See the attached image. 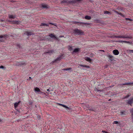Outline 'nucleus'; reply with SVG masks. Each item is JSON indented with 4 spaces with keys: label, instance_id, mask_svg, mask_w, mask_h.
Instances as JSON below:
<instances>
[{
    "label": "nucleus",
    "instance_id": "6e6552de",
    "mask_svg": "<svg viewBox=\"0 0 133 133\" xmlns=\"http://www.w3.org/2000/svg\"><path fill=\"white\" fill-rule=\"evenodd\" d=\"M109 60L111 61H112L114 59V57L113 56L111 55H109L108 56Z\"/></svg>",
    "mask_w": 133,
    "mask_h": 133
},
{
    "label": "nucleus",
    "instance_id": "a878e982",
    "mask_svg": "<svg viewBox=\"0 0 133 133\" xmlns=\"http://www.w3.org/2000/svg\"><path fill=\"white\" fill-rule=\"evenodd\" d=\"M80 66H82V67H87V68H90V67L89 66L87 65H83L81 64V65H80Z\"/></svg>",
    "mask_w": 133,
    "mask_h": 133
},
{
    "label": "nucleus",
    "instance_id": "473e14b6",
    "mask_svg": "<svg viewBox=\"0 0 133 133\" xmlns=\"http://www.w3.org/2000/svg\"><path fill=\"white\" fill-rule=\"evenodd\" d=\"M4 66L3 65H1L0 66V68L1 69H3L4 68Z\"/></svg>",
    "mask_w": 133,
    "mask_h": 133
},
{
    "label": "nucleus",
    "instance_id": "e433bc0d",
    "mask_svg": "<svg viewBox=\"0 0 133 133\" xmlns=\"http://www.w3.org/2000/svg\"><path fill=\"white\" fill-rule=\"evenodd\" d=\"M0 21H1V22H3L4 21V20H2V19H1L0 20Z\"/></svg>",
    "mask_w": 133,
    "mask_h": 133
},
{
    "label": "nucleus",
    "instance_id": "9d476101",
    "mask_svg": "<svg viewBox=\"0 0 133 133\" xmlns=\"http://www.w3.org/2000/svg\"><path fill=\"white\" fill-rule=\"evenodd\" d=\"M10 22H11L12 24H19L20 22L19 21H14V20L13 21Z\"/></svg>",
    "mask_w": 133,
    "mask_h": 133
},
{
    "label": "nucleus",
    "instance_id": "c85d7f7f",
    "mask_svg": "<svg viewBox=\"0 0 133 133\" xmlns=\"http://www.w3.org/2000/svg\"><path fill=\"white\" fill-rule=\"evenodd\" d=\"M130 96V95H127L126 96H125L124 98H126L128 97H129Z\"/></svg>",
    "mask_w": 133,
    "mask_h": 133
},
{
    "label": "nucleus",
    "instance_id": "4468645a",
    "mask_svg": "<svg viewBox=\"0 0 133 133\" xmlns=\"http://www.w3.org/2000/svg\"><path fill=\"white\" fill-rule=\"evenodd\" d=\"M20 102H21L20 101H19L18 102H16L15 103H14V107L16 108L17 107L19 103H20Z\"/></svg>",
    "mask_w": 133,
    "mask_h": 133
},
{
    "label": "nucleus",
    "instance_id": "0eeeda50",
    "mask_svg": "<svg viewBox=\"0 0 133 133\" xmlns=\"http://www.w3.org/2000/svg\"><path fill=\"white\" fill-rule=\"evenodd\" d=\"M133 103V97L130 98L128 101V104L132 106Z\"/></svg>",
    "mask_w": 133,
    "mask_h": 133
},
{
    "label": "nucleus",
    "instance_id": "a19ab883",
    "mask_svg": "<svg viewBox=\"0 0 133 133\" xmlns=\"http://www.w3.org/2000/svg\"><path fill=\"white\" fill-rule=\"evenodd\" d=\"M98 91H100L101 92V90H98Z\"/></svg>",
    "mask_w": 133,
    "mask_h": 133
},
{
    "label": "nucleus",
    "instance_id": "2f4dec72",
    "mask_svg": "<svg viewBox=\"0 0 133 133\" xmlns=\"http://www.w3.org/2000/svg\"><path fill=\"white\" fill-rule=\"evenodd\" d=\"M114 124H117L118 123V122L117 121H114L113 123Z\"/></svg>",
    "mask_w": 133,
    "mask_h": 133
},
{
    "label": "nucleus",
    "instance_id": "423d86ee",
    "mask_svg": "<svg viewBox=\"0 0 133 133\" xmlns=\"http://www.w3.org/2000/svg\"><path fill=\"white\" fill-rule=\"evenodd\" d=\"M62 55H61L60 56L57 58L54 61H52L51 62L52 64H53L54 63H59L60 60L62 58Z\"/></svg>",
    "mask_w": 133,
    "mask_h": 133
},
{
    "label": "nucleus",
    "instance_id": "a211bd4d",
    "mask_svg": "<svg viewBox=\"0 0 133 133\" xmlns=\"http://www.w3.org/2000/svg\"><path fill=\"white\" fill-rule=\"evenodd\" d=\"M74 47V46H69L68 47V49L70 51L72 50H73V48Z\"/></svg>",
    "mask_w": 133,
    "mask_h": 133
},
{
    "label": "nucleus",
    "instance_id": "79ce46f5",
    "mask_svg": "<svg viewBox=\"0 0 133 133\" xmlns=\"http://www.w3.org/2000/svg\"><path fill=\"white\" fill-rule=\"evenodd\" d=\"M90 110V109H88V110H87L88 111H89V110Z\"/></svg>",
    "mask_w": 133,
    "mask_h": 133
},
{
    "label": "nucleus",
    "instance_id": "c756f323",
    "mask_svg": "<svg viewBox=\"0 0 133 133\" xmlns=\"http://www.w3.org/2000/svg\"><path fill=\"white\" fill-rule=\"evenodd\" d=\"M110 13L108 11H104V14H108Z\"/></svg>",
    "mask_w": 133,
    "mask_h": 133
},
{
    "label": "nucleus",
    "instance_id": "c03bdc74",
    "mask_svg": "<svg viewBox=\"0 0 133 133\" xmlns=\"http://www.w3.org/2000/svg\"><path fill=\"white\" fill-rule=\"evenodd\" d=\"M105 133H108L107 132H105Z\"/></svg>",
    "mask_w": 133,
    "mask_h": 133
},
{
    "label": "nucleus",
    "instance_id": "7ed1b4c3",
    "mask_svg": "<svg viewBox=\"0 0 133 133\" xmlns=\"http://www.w3.org/2000/svg\"><path fill=\"white\" fill-rule=\"evenodd\" d=\"M73 32L74 34L79 35H82L84 34V32L82 30L77 29H74Z\"/></svg>",
    "mask_w": 133,
    "mask_h": 133
},
{
    "label": "nucleus",
    "instance_id": "f03ea898",
    "mask_svg": "<svg viewBox=\"0 0 133 133\" xmlns=\"http://www.w3.org/2000/svg\"><path fill=\"white\" fill-rule=\"evenodd\" d=\"M76 3V0H72L70 1L68 0H63L61 2L62 4L64 3L66 5H68L69 4L71 3Z\"/></svg>",
    "mask_w": 133,
    "mask_h": 133
},
{
    "label": "nucleus",
    "instance_id": "c9c22d12",
    "mask_svg": "<svg viewBox=\"0 0 133 133\" xmlns=\"http://www.w3.org/2000/svg\"><path fill=\"white\" fill-rule=\"evenodd\" d=\"M64 37V36H62V35H60L59 36V37Z\"/></svg>",
    "mask_w": 133,
    "mask_h": 133
},
{
    "label": "nucleus",
    "instance_id": "2eb2a0df",
    "mask_svg": "<svg viewBox=\"0 0 133 133\" xmlns=\"http://www.w3.org/2000/svg\"><path fill=\"white\" fill-rule=\"evenodd\" d=\"M9 17L10 18L14 19L16 17V16H15V15L13 16L12 15H9Z\"/></svg>",
    "mask_w": 133,
    "mask_h": 133
},
{
    "label": "nucleus",
    "instance_id": "412c9836",
    "mask_svg": "<svg viewBox=\"0 0 133 133\" xmlns=\"http://www.w3.org/2000/svg\"><path fill=\"white\" fill-rule=\"evenodd\" d=\"M130 112L132 114V121L133 122V108L130 110Z\"/></svg>",
    "mask_w": 133,
    "mask_h": 133
},
{
    "label": "nucleus",
    "instance_id": "bb28decb",
    "mask_svg": "<svg viewBox=\"0 0 133 133\" xmlns=\"http://www.w3.org/2000/svg\"><path fill=\"white\" fill-rule=\"evenodd\" d=\"M71 69V68H67L66 69H63V70H64L68 71V70H70Z\"/></svg>",
    "mask_w": 133,
    "mask_h": 133
},
{
    "label": "nucleus",
    "instance_id": "72a5a7b5",
    "mask_svg": "<svg viewBox=\"0 0 133 133\" xmlns=\"http://www.w3.org/2000/svg\"><path fill=\"white\" fill-rule=\"evenodd\" d=\"M17 48H20V45L19 44H17Z\"/></svg>",
    "mask_w": 133,
    "mask_h": 133
},
{
    "label": "nucleus",
    "instance_id": "dca6fc26",
    "mask_svg": "<svg viewBox=\"0 0 133 133\" xmlns=\"http://www.w3.org/2000/svg\"><path fill=\"white\" fill-rule=\"evenodd\" d=\"M41 7L43 9L47 8H48L47 5L44 4H42L41 5Z\"/></svg>",
    "mask_w": 133,
    "mask_h": 133
},
{
    "label": "nucleus",
    "instance_id": "4c0bfd02",
    "mask_svg": "<svg viewBox=\"0 0 133 133\" xmlns=\"http://www.w3.org/2000/svg\"><path fill=\"white\" fill-rule=\"evenodd\" d=\"M105 132V131H104V130H102V132Z\"/></svg>",
    "mask_w": 133,
    "mask_h": 133
},
{
    "label": "nucleus",
    "instance_id": "f3484780",
    "mask_svg": "<svg viewBox=\"0 0 133 133\" xmlns=\"http://www.w3.org/2000/svg\"><path fill=\"white\" fill-rule=\"evenodd\" d=\"M117 42L120 43L124 42L125 43H129L130 42L128 41H122L121 40H118Z\"/></svg>",
    "mask_w": 133,
    "mask_h": 133
},
{
    "label": "nucleus",
    "instance_id": "7c9ffc66",
    "mask_svg": "<svg viewBox=\"0 0 133 133\" xmlns=\"http://www.w3.org/2000/svg\"><path fill=\"white\" fill-rule=\"evenodd\" d=\"M49 23L50 24H52L54 26H56V24L54 23L50 22Z\"/></svg>",
    "mask_w": 133,
    "mask_h": 133
},
{
    "label": "nucleus",
    "instance_id": "6ab92c4d",
    "mask_svg": "<svg viewBox=\"0 0 133 133\" xmlns=\"http://www.w3.org/2000/svg\"><path fill=\"white\" fill-rule=\"evenodd\" d=\"M49 24H46L45 23H42L40 25V26H49Z\"/></svg>",
    "mask_w": 133,
    "mask_h": 133
},
{
    "label": "nucleus",
    "instance_id": "1a4fd4ad",
    "mask_svg": "<svg viewBox=\"0 0 133 133\" xmlns=\"http://www.w3.org/2000/svg\"><path fill=\"white\" fill-rule=\"evenodd\" d=\"M113 53L115 55H117L119 54L118 51L116 49L114 50L113 51Z\"/></svg>",
    "mask_w": 133,
    "mask_h": 133
},
{
    "label": "nucleus",
    "instance_id": "f257e3e1",
    "mask_svg": "<svg viewBox=\"0 0 133 133\" xmlns=\"http://www.w3.org/2000/svg\"><path fill=\"white\" fill-rule=\"evenodd\" d=\"M50 37L57 40L58 39V38H57L56 36L54 35V34H49V36H46L45 37V39L44 40H50L51 39Z\"/></svg>",
    "mask_w": 133,
    "mask_h": 133
},
{
    "label": "nucleus",
    "instance_id": "37998d69",
    "mask_svg": "<svg viewBox=\"0 0 133 133\" xmlns=\"http://www.w3.org/2000/svg\"><path fill=\"white\" fill-rule=\"evenodd\" d=\"M2 121V120L0 119V122Z\"/></svg>",
    "mask_w": 133,
    "mask_h": 133
},
{
    "label": "nucleus",
    "instance_id": "b1692460",
    "mask_svg": "<svg viewBox=\"0 0 133 133\" xmlns=\"http://www.w3.org/2000/svg\"><path fill=\"white\" fill-rule=\"evenodd\" d=\"M85 18L86 19H87L88 20H90L91 19V17L89 16H85Z\"/></svg>",
    "mask_w": 133,
    "mask_h": 133
},
{
    "label": "nucleus",
    "instance_id": "cd10ccee",
    "mask_svg": "<svg viewBox=\"0 0 133 133\" xmlns=\"http://www.w3.org/2000/svg\"><path fill=\"white\" fill-rule=\"evenodd\" d=\"M26 34H27L28 36L31 35H33V33L31 32H27Z\"/></svg>",
    "mask_w": 133,
    "mask_h": 133
},
{
    "label": "nucleus",
    "instance_id": "58836bf2",
    "mask_svg": "<svg viewBox=\"0 0 133 133\" xmlns=\"http://www.w3.org/2000/svg\"><path fill=\"white\" fill-rule=\"evenodd\" d=\"M29 80H30V79H31V77H29Z\"/></svg>",
    "mask_w": 133,
    "mask_h": 133
},
{
    "label": "nucleus",
    "instance_id": "f704fd0d",
    "mask_svg": "<svg viewBox=\"0 0 133 133\" xmlns=\"http://www.w3.org/2000/svg\"><path fill=\"white\" fill-rule=\"evenodd\" d=\"M129 52L133 53V50H129Z\"/></svg>",
    "mask_w": 133,
    "mask_h": 133
},
{
    "label": "nucleus",
    "instance_id": "f8f14e48",
    "mask_svg": "<svg viewBox=\"0 0 133 133\" xmlns=\"http://www.w3.org/2000/svg\"><path fill=\"white\" fill-rule=\"evenodd\" d=\"M80 50V49L79 48H77L75 49L73 51V53H77L79 52Z\"/></svg>",
    "mask_w": 133,
    "mask_h": 133
},
{
    "label": "nucleus",
    "instance_id": "9b49d317",
    "mask_svg": "<svg viewBox=\"0 0 133 133\" xmlns=\"http://www.w3.org/2000/svg\"><path fill=\"white\" fill-rule=\"evenodd\" d=\"M57 105L59 106H62L63 107H64L65 108H66V109H69V108L68 107H67V106H66V105H63L62 104H60V103H58L57 104Z\"/></svg>",
    "mask_w": 133,
    "mask_h": 133
},
{
    "label": "nucleus",
    "instance_id": "393cba45",
    "mask_svg": "<svg viewBox=\"0 0 133 133\" xmlns=\"http://www.w3.org/2000/svg\"><path fill=\"white\" fill-rule=\"evenodd\" d=\"M120 113L121 115L123 116L124 115H125L126 112L125 111H123L121 112Z\"/></svg>",
    "mask_w": 133,
    "mask_h": 133
},
{
    "label": "nucleus",
    "instance_id": "4be33fe9",
    "mask_svg": "<svg viewBox=\"0 0 133 133\" xmlns=\"http://www.w3.org/2000/svg\"><path fill=\"white\" fill-rule=\"evenodd\" d=\"M54 52V50H51L48 51V52H46V53H49L50 55H51V54H53Z\"/></svg>",
    "mask_w": 133,
    "mask_h": 133
},
{
    "label": "nucleus",
    "instance_id": "39448f33",
    "mask_svg": "<svg viewBox=\"0 0 133 133\" xmlns=\"http://www.w3.org/2000/svg\"><path fill=\"white\" fill-rule=\"evenodd\" d=\"M8 37V35H0V43L4 42Z\"/></svg>",
    "mask_w": 133,
    "mask_h": 133
},
{
    "label": "nucleus",
    "instance_id": "20e7f679",
    "mask_svg": "<svg viewBox=\"0 0 133 133\" xmlns=\"http://www.w3.org/2000/svg\"><path fill=\"white\" fill-rule=\"evenodd\" d=\"M114 37L115 38H118L131 39L132 38V36H128L126 35H125L115 36H114Z\"/></svg>",
    "mask_w": 133,
    "mask_h": 133
},
{
    "label": "nucleus",
    "instance_id": "ddd939ff",
    "mask_svg": "<svg viewBox=\"0 0 133 133\" xmlns=\"http://www.w3.org/2000/svg\"><path fill=\"white\" fill-rule=\"evenodd\" d=\"M35 91L40 92L41 94L42 93H43L41 91V90L40 89L37 87L35 88Z\"/></svg>",
    "mask_w": 133,
    "mask_h": 133
},
{
    "label": "nucleus",
    "instance_id": "ea45409f",
    "mask_svg": "<svg viewBox=\"0 0 133 133\" xmlns=\"http://www.w3.org/2000/svg\"><path fill=\"white\" fill-rule=\"evenodd\" d=\"M47 91H49V89H47Z\"/></svg>",
    "mask_w": 133,
    "mask_h": 133
},
{
    "label": "nucleus",
    "instance_id": "5701e85b",
    "mask_svg": "<svg viewBox=\"0 0 133 133\" xmlns=\"http://www.w3.org/2000/svg\"><path fill=\"white\" fill-rule=\"evenodd\" d=\"M85 59L87 61L91 62V59L89 57H86L85 58Z\"/></svg>",
    "mask_w": 133,
    "mask_h": 133
},
{
    "label": "nucleus",
    "instance_id": "aec40b11",
    "mask_svg": "<svg viewBox=\"0 0 133 133\" xmlns=\"http://www.w3.org/2000/svg\"><path fill=\"white\" fill-rule=\"evenodd\" d=\"M133 85V82L132 83H125L123 84V85Z\"/></svg>",
    "mask_w": 133,
    "mask_h": 133
}]
</instances>
